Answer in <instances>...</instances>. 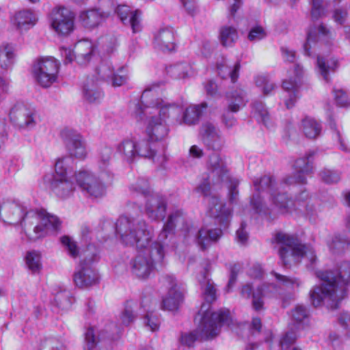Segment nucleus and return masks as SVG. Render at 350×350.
Here are the masks:
<instances>
[{
  "label": "nucleus",
  "mask_w": 350,
  "mask_h": 350,
  "mask_svg": "<svg viewBox=\"0 0 350 350\" xmlns=\"http://www.w3.org/2000/svg\"><path fill=\"white\" fill-rule=\"evenodd\" d=\"M183 213L176 211L169 215L167 221L152 242L154 229L144 220L120 216L116 224V232L125 245L135 246L138 254L130 262L131 273L139 279L148 278L156 264L163 265L170 250L175 247L173 230L178 224H183Z\"/></svg>",
  "instance_id": "nucleus-1"
},
{
  "label": "nucleus",
  "mask_w": 350,
  "mask_h": 350,
  "mask_svg": "<svg viewBox=\"0 0 350 350\" xmlns=\"http://www.w3.org/2000/svg\"><path fill=\"white\" fill-rule=\"evenodd\" d=\"M159 84L148 85L142 94L140 103L135 106L137 120L142 121L146 118V132L151 141H161L167 136V119L171 118L175 124L194 125L199 122L203 109L207 107L205 103L190 105L180 117L179 115L183 110L180 106L157 97Z\"/></svg>",
  "instance_id": "nucleus-2"
},
{
  "label": "nucleus",
  "mask_w": 350,
  "mask_h": 350,
  "mask_svg": "<svg viewBox=\"0 0 350 350\" xmlns=\"http://www.w3.org/2000/svg\"><path fill=\"white\" fill-rule=\"evenodd\" d=\"M312 155V153H309L297 159L294 163V172L286 176L280 183H276L270 176H264L254 180V187L258 193L253 196L251 204L256 213L273 220L281 215L291 212L295 206L293 201L280 189L296 184H306V176L312 172L313 167L310 160Z\"/></svg>",
  "instance_id": "nucleus-3"
},
{
  "label": "nucleus",
  "mask_w": 350,
  "mask_h": 350,
  "mask_svg": "<svg viewBox=\"0 0 350 350\" xmlns=\"http://www.w3.org/2000/svg\"><path fill=\"white\" fill-rule=\"evenodd\" d=\"M0 212L5 226L21 227L31 241L56 234L61 229L60 219L44 209H31L15 202H7L1 204Z\"/></svg>",
  "instance_id": "nucleus-4"
},
{
  "label": "nucleus",
  "mask_w": 350,
  "mask_h": 350,
  "mask_svg": "<svg viewBox=\"0 0 350 350\" xmlns=\"http://www.w3.org/2000/svg\"><path fill=\"white\" fill-rule=\"evenodd\" d=\"M198 281L206 303L202 304L199 312L201 318L197 330L184 334L181 336V343L188 347L192 346L199 338H213L219 334L222 326H229L232 322L229 310L221 309L215 312L211 310L210 304L216 299V289L213 282L209 278L207 269L199 275Z\"/></svg>",
  "instance_id": "nucleus-5"
},
{
  "label": "nucleus",
  "mask_w": 350,
  "mask_h": 350,
  "mask_svg": "<svg viewBox=\"0 0 350 350\" xmlns=\"http://www.w3.org/2000/svg\"><path fill=\"white\" fill-rule=\"evenodd\" d=\"M317 275L321 284L310 291L312 305L317 307L327 302L330 307L336 308L347 295V286L350 284V262H341L336 273L331 271H318Z\"/></svg>",
  "instance_id": "nucleus-6"
},
{
  "label": "nucleus",
  "mask_w": 350,
  "mask_h": 350,
  "mask_svg": "<svg viewBox=\"0 0 350 350\" xmlns=\"http://www.w3.org/2000/svg\"><path fill=\"white\" fill-rule=\"evenodd\" d=\"M49 179L50 191L59 199L70 198L77 186L81 192L92 198H100L106 193L105 185L92 172L81 170L75 173L74 179Z\"/></svg>",
  "instance_id": "nucleus-7"
},
{
  "label": "nucleus",
  "mask_w": 350,
  "mask_h": 350,
  "mask_svg": "<svg viewBox=\"0 0 350 350\" xmlns=\"http://www.w3.org/2000/svg\"><path fill=\"white\" fill-rule=\"evenodd\" d=\"M274 241L280 245L278 253L285 266L298 263L303 258L308 260L310 265H312L316 260L314 250L302 245L293 236L278 232L274 237Z\"/></svg>",
  "instance_id": "nucleus-8"
},
{
  "label": "nucleus",
  "mask_w": 350,
  "mask_h": 350,
  "mask_svg": "<svg viewBox=\"0 0 350 350\" xmlns=\"http://www.w3.org/2000/svg\"><path fill=\"white\" fill-rule=\"evenodd\" d=\"M133 196H143L146 198L144 213L151 220H163L166 214V200L158 194H150L147 179L139 178L130 187Z\"/></svg>",
  "instance_id": "nucleus-9"
},
{
  "label": "nucleus",
  "mask_w": 350,
  "mask_h": 350,
  "mask_svg": "<svg viewBox=\"0 0 350 350\" xmlns=\"http://www.w3.org/2000/svg\"><path fill=\"white\" fill-rule=\"evenodd\" d=\"M196 191L207 198L208 213L215 219V222L224 228L227 227L232 215V208L221 202L215 196H210V183L204 180L196 188Z\"/></svg>",
  "instance_id": "nucleus-10"
},
{
  "label": "nucleus",
  "mask_w": 350,
  "mask_h": 350,
  "mask_svg": "<svg viewBox=\"0 0 350 350\" xmlns=\"http://www.w3.org/2000/svg\"><path fill=\"white\" fill-rule=\"evenodd\" d=\"M96 258L95 248L90 246L85 252L84 259L76 267L73 274V281L79 288H85L95 285L98 282V274L92 266V262Z\"/></svg>",
  "instance_id": "nucleus-11"
},
{
  "label": "nucleus",
  "mask_w": 350,
  "mask_h": 350,
  "mask_svg": "<svg viewBox=\"0 0 350 350\" xmlns=\"http://www.w3.org/2000/svg\"><path fill=\"white\" fill-rule=\"evenodd\" d=\"M59 65L58 60L53 57L38 58L32 66L36 82L43 88H49L57 80Z\"/></svg>",
  "instance_id": "nucleus-12"
},
{
  "label": "nucleus",
  "mask_w": 350,
  "mask_h": 350,
  "mask_svg": "<svg viewBox=\"0 0 350 350\" xmlns=\"http://www.w3.org/2000/svg\"><path fill=\"white\" fill-rule=\"evenodd\" d=\"M122 328L115 323H109L104 327H89L85 333V341L88 349L92 350L98 343L107 344L118 340L121 334Z\"/></svg>",
  "instance_id": "nucleus-13"
},
{
  "label": "nucleus",
  "mask_w": 350,
  "mask_h": 350,
  "mask_svg": "<svg viewBox=\"0 0 350 350\" xmlns=\"http://www.w3.org/2000/svg\"><path fill=\"white\" fill-rule=\"evenodd\" d=\"M278 293L279 288L274 284H265L254 290L250 283H247L240 289V295L242 298L247 299L252 298V307L256 311L263 309L264 297H274Z\"/></svg>",
  "instance_id": "nucleus-14"
},
{
  "label": "nucleus",
  "mask_w": 350,
  "mask_h": 350,
  "mask_svg": "<svg viewBox=\"0 0 350 350\" xmlns=\"http://www.w3.org/2000/svg\"><path fill=\"white\" fill-rule=\"evenodd\" d=\"M52 29L59 35L68 36L75 29V14L64 6L54 8L50 14Z\"/></svg>",
  "instance_id": "nucleus-15"
},
{
  "label": "nucleus",
  "mask_w": 350,
  "mask_h": 350,
  "mask_svg": "<svg viewBox=\"0 0 350 350\" xmlns=\"http://www.w3.org/2000/svg\"><path fill=\"white\" fill-rule=\"evenodd\" d=\"M95 51V46L88 39L78 41L75 45L73 52L69 48L62 47L60 53L64 58V63H71L74 59L80 65H85L89 62Z\"/></svg>",
  "instance_id": "nucleus-16"
},
{
  "label": "nucleus",
  "mask_w": 350,
  "mask_h": 350,
  "mask_svg": "<svg viewBox=\"0 0 350 350\" xmlns=\"http://www.w3.org/2000/svg\"><path fill=\"white\" fill-rule=\"evenodd\" d=\"M60 135L70 157L83 159L87 157L86 141L79 132L64 129L61 131Z\"/></svg>",
  "instance_id": "nucleus-17"
},
{
  "label": "nucleus",
  "mask_w": 350,
  "mask_h": 350,
  "mask_svg": "<svg viewBox=\"0 0 350 350\" xmlns=\"http://www.w3.org/2000/svg\"><path fill=\"white\" fill-rule=\"evenodd\" d=\"M161 282L168 289L167 295L163 299V308L170 311L177 310L183 301V289L181 284L172 275L163 276Z\"/></svg>",
  "instance_id": "nucleus-18"
},
{
  "label": "nucleus",
  "mask_w": 350,
  "mask_h": 350,
  "mask_svg": "<svg viewBox=\"0 0 350 350\" xmlns=\"http://www.w3.org/2000/svg\"><path fill=\"white\" fill-rule=\"evenodd\" d=\"M208 167L211 170L213 176H217L218 178L222 183L230 182L229 198L231 202H234L238 195L237 187L239 182L237 180H232L228 173V170L225 161L217 153L212 154L209 157Z\"/></svg>",
  "instance_id": "nucleus-19"
},
{
  "label": "nucleus",
  "mask_w": 350,
  "mask_h": 350,
  "mask_svg": "<svg viewBox=\"0 0 350 350\" xmlns=\"http://www.w3.org/2000/svg\"><path fill=\"white\" fill-rule=\"evenodd\" d=\"M10 119L19 129L30 130L36 125L34 110L22 103H17L13 106L10 112Z\"/></svg>",
  "instance_id": "nucleus-20"
},
{
  "label": "nucleus",
  "mask_w": 350,
  "mask_h": 350,
  "mask_svg": "<svg viewBox=\"0 0 350 350\" xmlns=\"http://www.w3.org/2000/svg\"><path fill=\"white\" fill-rule=\"evenodd\" d=\"M228 110L224 113L222 122L228 129L232 128L237 124V120L230 112H237L245 105V93L242 90H236L226 94Z\"/></svg>",
  "instance_id": "nucleus-21"
},
{
  "label": "nucleus",
  "mask_w": 350,
  "mask_h": 350,
  "mask_svg": "<svg viewBox=\"0 0 350 350\" xmlns=\"http://www.w3.org/2000/svg\"><path fill=\"white\" fill-rule=\"evenodd\" d=\"M332 40V33L323 25L310 27L307 33L306 42L304 45L305 54L308 56L312 55V44H323L327 46L331 44Z\"/></svg>",
  "instance_id": "nucleus-22"
},
{
  "label": "nucleus",
  "mask_w": 350,
  "mask_h": 350,
  "mask_svg": "<svg viewBox=\"0 0 350 350\" xmlns=\"http://www.w3.org/2000/svg\"><path fill=\"white\" fill-rule=\"evenodd\" d=\"M115 12L124 25L131 27L133 33H136L142 31L140 10H131L127 5H119L116 8Z\"/></svg>",
  "instance_id": "nucleus-23"
},
{
  "label": "nucleus",
  "mask_w": 350,
  "mask_h": 350,
  "mask_svg": "<svg viewBox=\"0 0 350 350\" xmlns=\"http://www.w3.org/2000/svg\"><path fill=\"white\" fill-rule=\"evenodd\" d=\"M38 21L35 12L29 9L16 12L10 18V23L20 32L26 31L32 28Z\"/></svg>",
  "instance_id": "nucleus-24"
},
{
  "label": "nucleus",
  "mask_w": 350,
  "mask_h": 350,
  "mask_svg": "<svg viewBox=\"0 0 350 350\" xmlns=\"http://www.w3.org/2000/svg\"><path fill=\"white\" fill-rule=\"evenodd\" d=\"M202 141L206 146L213 150H219L224 145V141L219 131L215 125L209 122L202 125L200 129Z\"/></svg>",
  "instance_id": "nucleus-25"
},
{
  "label": "nucleus",
  "mask_w": 350,
  "mask_h": 350,
  "mask_svg": "<svg viewBox=\"0 0 350 350\" xmlns=\"http://www.w3.org/2000/svg\"><path fill=\"white\" fill-rule=\"evenodd\" d=\"M154 46L163 52H170L175 49V36L171 28H163L154 35Z\"/></svg>",
  "instance_id": "nucleus-26"
},
{
  "label": "nucleus",
  "mask_w": 350,
  "mask_h": 350,
  "mask_svg": "<svg viewBox=\"0 0 350 350\" xmlns=\"http://www.w3.org/2000/svg\"><path fill=\"white\" fill-rule=\"evenodd\" d=\"M112 154L113 149L109 146L103 147L99 152L97 165L100 176L105 180H111L113 177L111 167Z\"/></svg>",
  "instance_id": "nucleus-27"
},
{
  "label": "nucleus",
  "mask_w": 350,
  "mask_h": 350,
  "mask_svg": "<svg viewBox=\"0 0 350 350\" xmlns=\"http://www.w3.org/2000/svg\"><path fill=\"white\" fill-rule=\"evenodd\" d=\"M294 72L295 79L290 78L288 80L283 81L282 87L285 91L288 93V99L285 100V105L286 108L290 109L293 105L297 98V88L298 87V82L303 74V69L299 65H295L294 68Z\"/></svg>",
  "instance_id": "nucleus-28"
},
{
  "label": "nucleus",
  "mask_w": 350,
  "mask_h": 350,
  "mask_svg": "<svg viewBox=\"0 0 350 350\" xmlns=\"http://www.w3.org/2000/svg\"><path fill=\"white\" fill-rule=\"evenodd\" d=\"M241 68L239 62H232L227 59H222L217 63L218 75L222 79H230L232 83L237 81Z\"/></svg>",
  "instance_id": "nucleus-29"
},
{
  "label": "nucleus",
  "mask_w": 350,
  "mask_h": 350,
  "mask_svg": "<svg viewBox=\"0 0 350 350\" xmlns=\"http://www.w3.org/2000/svg\"><path fill=\"white\" fill-rule=\"evenodd\" d=\"M222 235L219 228L210 229L206 227L202 228L198 233L196 242L201 250H205L212 242L217 241Z\"/></svg>",
  "instance_id": "nucleus-30"
},
{
  "label": "nucleus",
  "mask_w": 350,
  "mask_h": 350,
  "mask_svg": "<svg viewBox=\"0 0 350 350\" xmlns=\"http://www.w3.org/2000/svg\"><path fill=\"white\" fill-rule=\"evenodd\" d=\"M79 21L86 28H94L103 23L105 18L97 9H90L80 12Z\"/></svg>",
  "instance_id": "nucleus-31"
},
{
  "label": "nucleus",
  "mask_w": 350,
  "mask_h": 350,
  "mask_svg": "<svg viewBox=\"0 0 350 350\" xmlns=\"http://www.w3.org/2000/svg\"><path fill=\"white\" fill-rule=\"evenodd\" d=\"M16 58L15 48L10 43H2L0 45V68L8 70L12 67Z\"/></svg>",
  "instance_id": "nucleus-32"
},
{
  "label": "nucleus",
  "mask_w": 350,
  "mask_h": 350,
  "mask_svg": "<svg viewBox=\"0 0 350 350\" xmlns=\"http://www.w3.org/2000/svg\"><path fill=\"white\" fill-rule=\"evenodd\" d=\"M338 67V62L334 58H326L319 55L317 59V70L326 81H329V74L334 72Z\"/></svg>",
  "instance_id": "nucleus-33"
},
{
  "label": "nucleus",
  "mask_w": 350,
  "mask_h": 350,
  "mask_svg": "<svg viewBox=\"0 0 350 350\" xmlns=\"http://www.w3.org/2000/svg\"><path fill=\"white\" fill-rule=\"evenodd\" d=\"M72 159L70 157L59 159L55 165V174L51 179H74L68 174L72 171Z\"/></svg>",
  "instance_id": "nucleus-34"
},
{
  "label": "nucleus",
  "mask_w": 350,
  "mask_h": 350,
  "mask_svg": "<svg viewBox=\"0 0 350 350\" xmlns=\"http://www.w3.org/2000/svg\"><path fill=\"white\" fill-rule=\"evenodd\" d=\"M137 156L152 159L154 162L162 164L165 161L164 154L157 156L148 140L143 139L137 143Z\"/></svg>",
  "instance_id": "nucleus-35"
},
{
  "label": "nucleus",
  "mask_w": 350,
  "mask_h": 350,
  "mask_svg": "<svg viewBox=\"0 0 350 350\" xmlns=\"http://www.w3.org/2000/svg\"><path fill=\"white\" fill-rule=\"evenodd\" d=\"M83 98L89 103H98L103 97V92L98 88L97 82L88 79L83 87Z\"/></svg>",
  "instance_id": "nucleus-36"
},
{
  "label": "nucleus",
  "mask_w": 350,
  "mask_h": 350,
  "mask_svg": "<svg viewBox=\"0 0 350 350\" xmlns=\"http://www.w3.org/2000/svg\"><path fill=\"white\" fill-rule=\"evenodd\" d=\"M252 113L257 120L262 123L267 128L272 129L273 127V120L262 103L258 101L254 103Z\"/></svg>",
  "instance_id": "nucleus-37"
},
{
  "label": "nucleus",
  "mask_w": 350,
  "mask_h": 350,
  "mask_svg": "<svg viewBox=\"0 0 350 350\" xmlns=\"http://www.w3.org/2000/svg\"><path fill=\"white\" fill-rule=\"evenodd\" d=\"M118 152L122 154L128 162L133 161L137 154V143L131 139H125L117 146Z\"/></svg>",
  "instance_id": "nucleus-38"
},
{
  "label": "nucleus",
  "mask_w": 350,
  "mask_h": 350,
  "mask_svg": "<svg viewBox=\"0 0 350 350\" xmlns=\"http://www.w3.org/2000/svg\"><path fill=\"white\" fill-rule=\"evenodd\" d=\"M302 129L306 137L314 139L319 135L321 126L316 120L306 118L302 121Z\"/></svg>",
  "instance_id": "nucleus-39"
},
{
  "label": "nucleus",
  "mask_w": 350,
  "mask_h": 350,
  "mask_svg": "<svg viewBox=\"0 0 350 350\" xmlns=\"http://www.w3.org/2000/svg\"><path fill=\"white\" fill-rule=\"evenodd\" d=\"M115 68L110 60H105L96 68V82L98 81L108 82L114 74Z\"/></svg>",
  "instance_id": "nucleus-40"
},
{
  "label": "nucleus",
  "mask_w": 350,
  "mask_h": 350,
  "mask_svg": "<svg viewBox=\"0 0 350 350\" xmlns=\"http://www.w3.org/2000/svg\"><path fill=\"white\" fill-rule=\"evenodd\" d=\"M220 42L224 46H232L238 39V32L232 26H224L220 29Z\"/></svg>",
  "instance_id": "nucleus-41"
},
{
  "label": "nucleus",
  "mask_w": 350,
  "mask_h": 350,
  "mask_svg": "<svg viewBox=\"0 0 350 350\" xmlns=\"http://www.w3.org/2000/svg\"><path fill=\"white\" fill-rule=\"evenodd\" d=\"M167 72L176 79H185L192 74V70L189 64L180 63L170 66Z\"/></svg>",
  "instance_id": "nucleus-42"
},
{
  "label": "nucleus",
  "mask_w": 350,
  "mask_h": 350,
  "mask_svg": "<svg viewBox=\"0 0 350 350\" xmlns=\"http://www.w3.org/2000/svg\"><path fill=\"white\" fill-rule=\"evenodd\" d=\"M291 316L293 326L296 329L302 328L308 318L306 308L303 306H297L292 311Z\"/></svg>",
  "instance_id": "nucleus-43"
},
{
  "label": "nucleus",
  "mask_w": 350,
  "mask_h": 350,
  "mask_svg": "<svg viewBox=\"0 0 350 350\" xmlns=\"http://www.w3.org/2000/svg\"><path fill=\"white\" fill-rule=\"evenodd\" d=\"M129 79L128 70L120 66L115 70L113 77L109 79L108 83L113 87H120L126 83Z\"/></svg>",
  "instance_id": "nucleus-44"
},
{
  "label": "nucleus",
  "mask_w": 350,
  "mask_h": 350,
  "mask_svg": "<svg viewBox=\"0 0 350 350\" xmlns=\"http://www.w3.org/2000/svg\"><path fill=\"white\" fill-rule=\"evenodd\" d=\"M350 241L346 237L340 234H336L329 243V247L333 253H340L347 250Z\"/></svg>",
  "instance_id": "nucleus-45"
},
{
  "label": "nucleus",
  "mask_w": 350,
  "mask_h": 350,
  "mask_svg": "<svg viewBox=\"0 0 350 350\" xmlns=\"http://www.w3.org/2000/svg\"><path fill=\"white\" fill-rule=\"evenodd\" d=\"M60 241L71 258H76L79 256V248L73 239L68 236H63L60 238Z\"/></svg>",
  "instance_id": "nucleus-46"
},
{
  "label": "nucleus",
  "mask_w": 350,
  "mask_h": 350,
  "mask_svg": "<svg viewBox=\"0 0 350 350\" xmlns=\"http://www.w3.org/2000/svg\"><path fill=\"white\" fill-rule=\"evenodd\" d=\"M26 264L32 272L36 273L40 270V254L36 251L28 252L25 256Z\"/></svg>",
  "instance_id": "nucleus-47"
},
{
  "label": "nucleus",
  "mask_w": 350,
  "mask_h": 350,
  "mask_svg": "<svg viewBox=\"0 0 350 350\" xmlns=\"http://www.w3.org/2000/svg\"><path fill=\"white\" fill-rule=\"evenodd\" d=\"M256 84L262 89L264 94H271L275 88V84L270 80L268 76L260 75H258L255 79Z\"/></svg>",
  "instance_id": "nucleus-48"
},
{
  "label": "nucleus",
  "mask_w": 350,
  "mask_h": 350,
  "mask_svg": "<svg viewBox=\"0 0 350 350\" xmlns=\"http://www.w3.org/2000/svg\"><path fill=\"white\" fill-rule=\"evenodd\" d=\"M267 36L266 29L261 25H255L249 31L247 39L256 42L265 39Z\"/></svg>",
  "instance_id": "nucleus-49"
},
{
  "label": "nucleus",
  "mask_w": 350,
  "mask_h": 350,
  "mask_svg": "<svg viewBox=\"0 0 350 350\" xmlns=\"http://www.w3.org/2000/svg\"><path fill=\"white\" fill-rule=\"evenodd\" d=\"M334 99L336 104L340 107L350 105V94L342 89H334Z\"/></svg>",
  "instance_id": "nucleus-50"
},
{
  "label": "nucleus",
  "mask_w": 350,
  "mask_h": 350,
  "mask_svg": "<svg viewBox=\"0 0 350 350\" xmlns=\"http://www.w3.org/2000/svg\"><path fill=\"white\" fill-rule=\"evenodd\" d=\"M271 274L274 275L277 281L286 287L293 288L295 287H299L301 284L300 281L297 278L286 277L275 271L271 272Z\"/></svg>",
  "instance_id": "nucleus-51"
},
{
  "label": "nucleus",
  "mask_w": 350,
  "mask_h": 350,
  "mask_svg": "<svg viewBox=\"0 0 350 350\" xmlns=\"http://www.w3.org/2000/svg\"><path fill=\"white\" fill-rule=\"evenodd\" d=\"M319 176L321 180L327 184L338 183L340 179V175L338 172L328 169L321 170Z\"/></svg>",
  "instance_id": "nucleus-52"
},
{
  "label": "nucleus",
  "mask_w": 350,
  "mask_h": 350,
  "mask_svg": "<svg viewBox=\"0 0 350 350\" xmlns=\"http://www.w3.org/2000/svg\"><path fill=\"white\" fill-rule=\"evenodd\" d=\"M135 314L131 306L126 305L120 316V321L123 326H128L135 319Z\"/></svg>",
  "instance_id": "nucleus-53"
},
{
  "label": "nucleus",
  "mask_w": 350,
  "mask_h": 350,
  "mask_svg": "<svg viewBox=\"0 0 350 350\" xmlns=\"http://www.w3.org/2000/svg\"><path fill=\"white\" fill-rule=\"evenodd\" d=\"M144 323L152 332L159 330L160 327V320L159 317L152 312L146 314L144 318Z\"/></svg>",
  "instance_id": "nucleus-54"
},
{
  "label": "nucleus",
  "mask_w": 350,
  "mask_h": 350,
  "mask_svg": "<svg viewBox=\"0 0 350 350\" xmlns=\"http://www.w3.org/2000/svg\"><path fill=\"white\" fill-rule=\"evenodd\" d=\"M106 19L112 12L115 11L116 7L113 0H101L100 8L97 9Z\"/></svg>",
  "instance_id": "nucleus-55"
},
{
  "label": "nucleus",
  "mask_w": 350,
  "mask_h": 350,
  "mask_svg": "<svg viewBox=\"0 0 350 350\" xmlns=\"http://www.w3.org/2000/svg\"><path fill=\"white\" fill-rule=\"evenodd\" d=\"M312 9L311 16L312 19L317 20L321 17L325 13V8L323 5V0H311Z\"/></svg>",
  "instance_id": "nucleus-56"
},
{
  "label": "nucleus",
  "mask_w": 350,
  "mask_h": 350,
  "mask_svg": "<svg viewBox=\"0 0 350 350\" xmlns=\"http://www.w3.org/2000/svg\"><path fill=\"white\" fill-rule=\"evenodd\" d=\"M297 338L295 332H288L280 340V346L282 350L288 349L291 345L293 344Z\"/></svg>",
  "instance_id": "nucleus-57"
},
{
  "label": "nucleus",
  "mask_w": 350,
  "mask_h": 350,
  "mask_svg": "<svg viewBox=\"0 0 350 350\" xmlns=\"http://www.w3.org/2000/svg\"><path fill=\"white\" fill-rule=\"evenodd\" d=\"M330 127L333 130V137H335L340 143V148L343 151H348V147L342 137L340 131L336 128V124L330 120Z\"/></svg>",
  "instance_id": "nucleus-58"
},
{
  "label": "nucleus",
  "mask_w": 350,
  "mask_h": 350,
  "mask_svg": "<svg viewBox=\"0 0 350 350\" xmlns=\"http://www.w3.org/2000/svg\"><path fill=\"white\" fill-rule=\"evenodd\" d=\"M245 224L242 223L240 228L237 230L236 233L237 241L242 245L246 243L248 239V234L245 230Z\"/></svg>",
  "instance_id": "nucleus-59"
},
{
  "label": "nucleus",
  "mask_w": 350,
  "mask_h": 350,
  "mask_svg": "<svg viewBox=\"0 0 350 350\" xmlns=\"http://www.w3.org/2000/svg\"><path fill=\"white\" fill-rule=\"evenodd\" d=\"M247 273L252 278L260 279L262 277L264 271L260 265L255 264L250 268Z\"/></svg>",
  "instance_id": "nucleus-60"
},
{
  "label": "nucleus",
  "mask_w": 350,
  "mask_h": 350,
  "mask_svg": "<svg viewBox=\"0 0 350 350\" xmlns=\"http://www.w3.org/2000/svg\"><path fill=\"white\" fill-rule=\"evenodd\" d=\"M339 324L347 331V334H350V314L342 312L338 317Z\"/></svg>",
  "instance_id": "nucleus-61"
},
{
  "label": "nucleus",
  "mask_w": 350,
  "mask_h": 350,
  "mask_svg": "<svg viewBox=\"0 0 350 350\" xmlns=\"http://www.w3.org/2000/svg\"><path fill=\"white\" fill-rule=\"evenodd\" d=\"M281 52L283 59L286 62H293L296 57L295 51L286 46L281 47Z\"/></svg>",
  "instance_id": "nucleus-62"
},
{
  "label": "nucleus",
  "mask_w": 350,
  "mask_h": 350,
  "mask_svg": "<svg viewBox=\"0 0 350 350\" xmlns=\"http://www.w3.org/2000/svg\"><path fill=\"white\" fill-rule=\"evenodd\" d=\"M10 88L9 81L0 75V103L4 99L8 93Z\"/></svg>",
  "instance_id": "nucleus-63"
},
{
  "label": "nucleus",
  "mask_w": 350,
  "mask_h": 350,
  "mask_svg": "<svg viewBox=\"0 0 350 350\" xmlns=\"http://www.w3.org/2000/svg\"><path fill=\"white\" fill-rule=\"evenodd\" d=\"M55 301H57V305L59 308L62 309H65L68 308L71 304L70 299L67 298V296L64 295L63 293H60L56 295Z\"/></svg>",
  "instance_id": "nucleus-64"
}]
</instances>
